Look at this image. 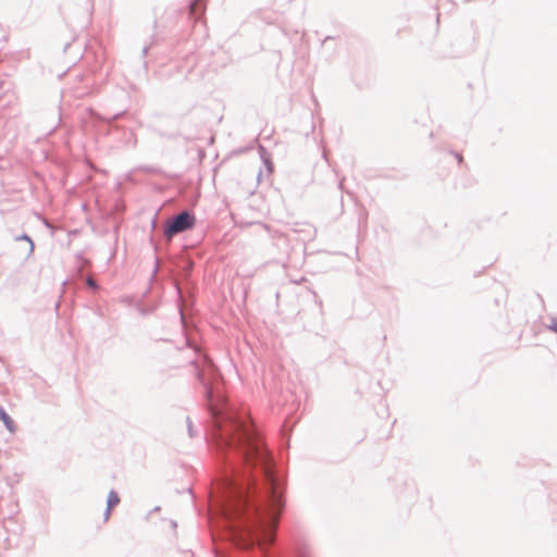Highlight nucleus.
Segmentation results:
<instances>
[{"label":"nucleus","instance_id":"1","mask_svg":"<svg viewBox=\"0 0 557 557\" xmlns=\"http://www.w3.org/2000/svg\"><path fill=\"white\" fill-rule=\"evenodd\" d=\"M268 475L271 485V504L265 516L259 518V525H247L244 530L238 532L236 541L238 545L248 547L252 545L253 541H258L259 546L263 547L264 544H271L274 540L273 531L277 524L278 512L282 508L281 492L274 479Z\"/></svg>","mask_w":557,"mask_h":557},{"label":"nucleus","instance_id":"2","mask_svg":"<svg viewBox=\"0 0 557 557\" xmlns=\"http://www.w3.org/2000/svg\"><path fill=\"white\" fill-rule=\"evenodd\" d=\"M240 441H243V449L247 462H263L265 460V454L262 449V444L258 440L253 438L252 433L248 426H243L240 431Z\"/></svg>","mask_w":557,"mask_h":557},{"label":"nucleus","instance_id":"3","mask_svg":"<svg viewBox=\"0 0 557 557\" xmlns=\"http://www.w3.org/2000/svg\"><path fill=\"white\" fill-rule=\"evenodd\" d=\"M195 225V216L189 212L184 211L171 220L165 227V235L172 237L173 235L191 228Z\"/></svg>","mask_w":557,"mask_h":557},{"label":"nucleus","instance_id":"4","mask_svg":"<svg viewBox=\"0 0 557 557\" xmlns=\"http://www.w3.org/2000/svg\"><path fill=\"white\" fill-rule=\"evenodd\" d=\"M246 504L245 496L242 492H236L233 495V499L230 502L227 507L225 508V515L228 518H233L239 513L240 510L244 509Z\"/></svg>","mask_w":557,"mask_h":557},{"label":"nucleus","instance_id":"5","mask_svg":"<svg viewBox=\"0 0 557 557\" xmlns=\"http://www.w3.org/2000/svg\"><path fill=\"white\" fill-rule=\"evenodd\" d=\"M120 503V497L115 492H110L109 497L107 499V509L108 511L115 507Z\"/></svg>","mask_w":557,"mask_h":557},{"label":"nucleus","instance_id":"6","mask_svg":"<svg viewBox=\"0 0 557 557\" xmlns=\"http://www.w3.org/2000/svg\"><path fill=\"white\" fill-rule=\"evenodd\" d=\"M1 419L4 422V424L7 425V428L11 432H13L14 431V422L4 411L1 412Z\"/></svg>","mask_w":557,"mask_h":557},{"label":"nucleus","instance_id":"7","mask_svg":"<svg viewBox=\"0 0 557 557\" xmlns=\"http://www.w3.org/2000/svg\"><path fill=\"white\" fill-rule=\"evenodd\" d=\"M201 7H202L201 1L196 0V1L191 4V8H190V9H191V12H193V13H195L197 10H200V11H201V10H202V8H201Z\"/></svg>","mask_w":557,"mask_h":557},{"label":"nucleus","instance_id":"8","mask_svg":"<svg viewBox=\"0 0 557 557\" xmlns=\"http://www.w3.org/2000/svg\"><path fill=\"white\" fill-rule=\"evenodd\" d=\"M549 329H550L553 332L557 333V319H554V320L552 321V323H550V325H549Z\"/></svg>","mask_w":557,"mask_h":557},{"label":"nucleus","instance_id":"9","mask_svg":"<svg viewBox=\"0 0 557 557\" xmlns=\"http://www.w3.org/2000/svg\"><path fill=\"white\" fill-rule=\"evenodd\" d=\"M456 158L458 160L459 163H462L463 162V157L459 153L456 154Z\"/></svg>","mask_w":557,"mask_h":557},{"label":"nucleus","instance_id":"10","mask_svg":"<svg viewBox=\"0 0 557 557\" xmlns=\"http://www.w3.org/2000/svg\"><path fill=\"white\" fill-rule=\"evenodd\" d=\"M88 284H89L90 286H92V285H94V281H92L91 278H88Z\"/></svg>","mask_w":557,"mask_h":557}]
</instances>
